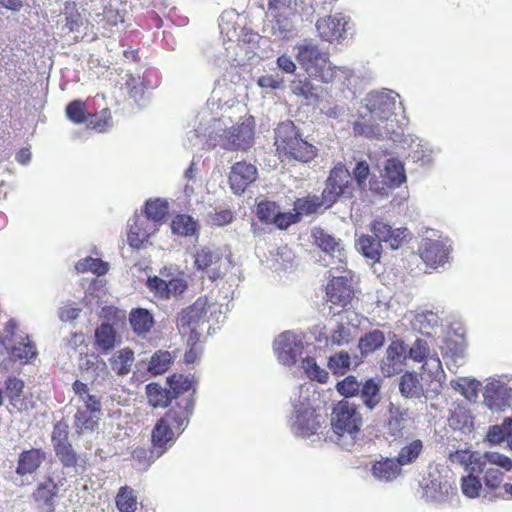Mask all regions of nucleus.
Wrapping results in <instances>:
<instances>
[{"label": "nucleus", "instance_id": "obj_59", "mask_svg": "<svg viewBox=\"0 0 512 512\" xmlns=\"http://www.w3.org/2000/svg\"><path fill=\"white\" fill-rule=\"evenodd\" d=\"M278 207L274 202L265 201L261 202L257 206V216L260 221L265 223H271L276 217Z\"/></svg>", "mask_w": 512, "mask_h": 512}, {"label": "nucleus", "instance_id": "obj_35", "mask_svg": "<svg viewBox=\"0 0 512 512\" xmlns=\"http://www.w3.org/2000/svg\"><path fill=\"white\" fill-rule=\"evenodd\" d=\"M441 350L447 365H449V361L454 367L462 365L465 357V344L463 340H453L449 338L445 340Z\"/></svg>", "mask_w": 512, "mask_h": 512}, {"label": "nucleus", "instance_id": "obj_27", "mask_svg": "<svg viewBox=\"0 0 512 512\" xmlns=\"http://www.w3.org/2000/svg\"><path fill=\"white\" fill-rule=\"evenodd\" d=\"M469 462L478 466L479 473H483L487 464L501 467L506 471L512 470V460L506 455L494 451L485 452L482 456L472 454L469 456Z\"/></svg>", "mask_w": 512, "mask_h": 512}, {"label": "nucleus", "instance_id": "obj_26", "mask_svg": "<svg viewBox=\"0 0 512 512\" xmlns=\"http://www.w3.org/2000/svg\"><path fill=\"white\" fill-rule=\"evenodd\" d=\"M73 390L79 400L83 403L82 406L77 408L78 410L99 415L102 414L101 397L95 393H91L87 384L77 380L73 383Z\"/></svg>", "mask_w": 512, "mask_h": 512}, {"label": "nucleus", "instance_id": "obj_45", "mask_svg": "<svg viewBox=\"0 0 512 512\" xmlns=\"http://www.w3.org/2000/svg\"><path fill=\"white\" fill-rule=\"evenodd\" d=\"M356 331L357 328L348 322L338 323L327 337V342L336 346L348 344L354 339Z\"/></svg>", "mask_w": 512, "mask_h": 512}, {"label": "nucleus", "instance_id": "obj_53", "mask_svg": "<svg viewBox=\"0 0 512 512\" xmlns=\"http://www.w3.org/2000/svg\"><path fill=\"white\" fill-rule=\"evenodd\" d=\"M363 381H358L355 376L349 375L343 380L337 382V392L345 398L358 396Z\"/></svg>", "mask_w": 512, "mask_h": 512}, {"label": "nucleus", "instance_id": "obj_46", "mask_svg": "<svg viewBox=\"0 0 512 512\" xmlns=\"http://www.w3.org/2000/svg\"><path fill=\"white\" fill-rule=\"evenodd\" d=\"M174 357L167 350H158L150 358L147 370L153 375L166 372L173 363Z\"/></svg>", "mask_w": 512, "mask_h": 512}, {"label": "nucleus", "instance_id": "obj_8", "mask_svg": "<svg viewBox=\"0 0 512 512\" xmlns=\"http://www.w3.org/2000/svg\"><path fill=\"white\" fill-rule=\"evenodd\" d=\"M312 237L315 244L325 253L330 261L323 258L325 266H335L346 263V250L340 239L335 238L321 227L312 230Z\"/></svg>", "mask_w": 512, "mask_h": 512}, {"label": "nucleus", "instance_id": "obj_12", "mask_svg": "<svg viewBox=\"0 0 512 512\" xmlns=\"http://www.w3.org/2000/svg\"><path fill=\"white\" fill-rule=\"evenodd\" d=\"M295 418L291 424L292 431L300 437H309L320 427L319 415L303 402L294 405Z\"/></svg>", "mask_w": 512, "mask_h": 512}, {"label": "nucleus", "instance_id": "obj_29", "mask_svg": "<svg viewBox=\"0 0 512 512\" xmlns=\"http://www.w3.org/2000/svg\"><path fill=\"white\" fill-rule=\"evenodd\" d=\"M381 176L385 180L387 187H399L406 181V174L403 164L395 159L390 158L385 162L384 169L381 171Z\"/></svg>", "mask_w": 512, "mask_h": 512}, {"label": "nucleus", "instance_id": "obj_3", "mask_svg": "<svg viewBox=\"0 0 512 512\" xmlns=\"http://www.w3.org/2000/svg\"><path fill=\"white\" fill-rule=\"evenodd\" d=\"M275 144L279 152L298 162L308 163L317 155V148L303 139L300 130L290 120L278 124Z\"/></svg>", "mask_w": 512, "mask_h": 512}, {"label": "nucleus", "instance_id": "obj_25", "mask_svg": "<svg viewBox=\"0 0 512 512\" xmlns=\"http://www.w3.org/2000/svg\"><path fill=\"white\" fill-rule=\"evenodd\" d=\"M424 452V443L421 439L405 438L396 457L401 467L415 464Z\"/></svg>", "mask_w": 512, "mask_h": 512}, {"label": "nucleus", "instance_id": "obj_15", "mask_svg": "<svg viewBox=\"0 0 512 512\" xmlns=\"http://www.w3.org/2000/svg\"><path fill=\"white\" fill-rule=\"evenodd\" d=\"M59 484H61V481L57 482L51 476L38 484L32 497L39 512H55Z\"/></svg>", "mask_w": 512, "mask_h": 512}, {"label": "nucleus", "instance_id": "obj_47", "mask_svg": "<svg viewBox=\"0 0 512 512\" xmlns=\"http://www.w3.org/2000/svg\"><path fill=\"white\" fill-rule=\"evenodd\" d=\"M36 349L32 342L29 340V337L22 339L18 345H14L9 354L10 359L12 361H20L22 363H27L31 358L36 356Z\"/></svg>", "mask_w": 512, "mask_h": 512}, {"label": "nucleus", "instance_id": "obj_30", "mask_svg": "<svg viewBox=\"0 0 512 512\" xmlns=\"http://www.w3.org/2000/svg\"><path fill=\"white\" fill-rule=\"evenodd\" d=\"M174 438V429L162 418L158 420L152 431V444L156 449L155 456H161L166 451L167 443Z\"/></svg>", "mask_w": 512, "mask_h": 512}, {"label": "nucleus", "instance_id": "obj_39", "mask_svg": "<svg viewBox=\"0 0 512 512\" xmlns=\"http://www.w3.org/2000/svg\"><path fill=\"white\" fill-rule=\"evenodd\" d=\"M357 249L363 254L364 257L379 261L382 253V242L380 239L372 235H362L357 244Z\"/></svg>", "mask_w": 512, "mask_h": 512}, {"label": "nucleus", "instance_id": "obj_36", "mask_svg": "<svg viewBox=\"0 0 512 512\" xmlns=\"http://www.w3.org/2000/svg\"><path fill=\"white\" fill-rule=\"evenodd\" d=\"M100 416L99 414L77 409L73 423L75 433L79 436L93 433L98 427Z\"/></svg>", "mask_w": 512, "mask_h": 512}, {"label": "nucleus", "instance_id": "obj_43", "mask_svg": "<svg viewBox=\"0 0 512 512\" xmlns=\"http://www.w3.org/2000/svg\"><path fill=\"white\" fill-rule=\"evenodd\" d=\"M168 213V203L160 199L149 200L145 205V219L143 222L157 224L162 223Z\"/></svg>", "mask_w": 512, "mask_h": 512}, {"label": "nucleus", "instance_id": "obj_24", "mask_svg": "<svg viewBox=\"0 0 512 512\" xmlns=\"http://www.w3.org/2000/svg\"><path fill=\"white\" fill-rule=\"evenodd\" d=\"M145 219L141 216H135L130 224L128 232V243L131 247L139 249L141 244L148 240V238L157 230L156 225L147 222H143Z\"/></svg>", "mask_w": 512, "mask_h": 512}, {"label": "nucleus", "instance_id": "obj_41", "mask_svg": "<svg viewBox=\"0 0 512 512\" xmlns=\"http://www.w3.org/2000/svg\"><path fill=\"white\" fill-rule=\"evenodd\" d=\"M399 390L405 398H420L423 394V387L418 376L413 372H406L399 381Z\"/></svg>", "mask_w": 512, "mask_h": 512}, {"label": "nucleus", "instance_id": "obj_52", "mask_svg": "<svg viewBox=\"0 0 512 512\" xmlns=\"http://www.w3.org/2000/svg\"><path fill=\"white\" fill-rule=\"evenodd\" d=\"M116 505L121 512H134L136 510V497L133 489L122 487L116 497Z\"/></svg>", "mask_w": 512, "mask_h": 512}, {"label": "nucleus", "instance_id": "obj_1", "mask_svg": "<svg viewBox=\"0 0 512 512\" xmlns=\"http://www.w3.org/2000/svg\"><path fill=\"white\" fill-rule=\"evenodd\" d=\"M398 94L391 90L369 93L365 101V112L360 114V120L354 123L355 134L368 138L382 139L388 135L383 123L390 120L396 108Z\"/></svg>", "mask_w": 512, "mask_h": 512}, {"label": "nucleus", "instance_id": "obj_60", "mask_svg": "<svg viewBox=\"0 0 512 512\" xmlns=\"http://www.w3.org/2000/svg\"><path fill=\"white\" fill-rule=\"evenodd\" d=\"M352 175L357 183V186L360 189H364L366 187V181L370 175L369 164L364 160L358 161L353 169L351 176Z\"/></svg>", "mask_w": 512, "mask_h": 512}, {"label": "nucleus", "instance_id": "obj_17", "mask_svg": "<svg viewBox=\"0 0 512 512\" xmlns=\"http://www.w3.org/2000/svg\"><path fill=\"white\" fill-rule=\"evenodd\" d=\"M348 24L349 18L337 13L319 19L316 22V30L322 40L333 42L343 38Z\"/></svg>", "mask_w": 512, "mask_h": 512}, {"label": "nucleus", "instance_id": "obj_38", "mask_svg": "<svg viewBox=\"0 0 512 512\" xmlns=\"http://www.w3.org/2000/svg\"><path fill=\"white\" fill-rule=\"evenodd\" d=\"M166 384L171 389L172 397L179 399L177 403H182V398L189 397L192 399V395L195 392L192 389V381L183 375H173L167 379Z\"/></svg>", "mask_w": 512, "mask_h": 512}, {"label": "nucleus", "instance_id": "obj_42", "mask_svg": "<svg viewBox=\"0 0 512 512\" xmlns=\"http://www.w3.org/2000/svg\"><path fill=\"white\" fill-rule=\"evenodd\" d=\"M134 362V352L131 348H123L117 351L110 359L111 368L118 375H127L131 371Z\"/></svg>", "mask_w": 512, "mask_h": 512}, {"label": "nucleus", "instance_id": "obj_31", "mask_svg": "<svg viewBox=\"0 0 512 512\" xmlns=\"http://www.w3.org/2000/svg\"><path fill=\"white\" fill-rule=\"evenodd\" d=\"M45 459V453L40 449L24 451L19 456L16 472L20 475L34 473Z\"/></svg>", "mask_w": 512, "mask_h": 512}, {"label": "nucleus", "instance_id": "obj_61", "mask_svg": "<svg viewBox=\"0 0 512 512\" xmlns=\"http://www.w3.org/2000/svg\"><path fill=\"white\" fill-rule=\"evenodd\" d=\"M428 351L429 349L426 341L420 338H417L411 347L407 346L408 358L418 362L422 361L426 357Z\"/></svg>", "mask_w": 512, "mask_h": 512}, {"label": "nucleus", "instance_id": "obj_64", "mask_svg": "<svg viewBox=\"0 0 512 512\" xmlns=\"http://www.w3.org/2000/svg\"><path fill=\"white\" fill-rule=\"evenodd\" d=\"M484 483L486 487L495 490L500 487L503 481V473L495 468H484Z\"/></svg>", "mask_w": 512, "mask_h": 512}, {"label": "nucleus", "instance_id": "obj_21", "mask_svg": "<svg viewBox=\"0 0 512 512\" xmlns=\"http://www.w3.org/2000/svg\"><path fill=\"white\" fill-rule=\"evenodd\" d=\"M419 254L427 265L436 267L446 262L448 250L441 241L424 238L419 247Z\"/></svg>", "mask_w": 512, "mask_h": 512}, {"label": "nucleus", "instance_id": "obj_44", "mask_svg": "<svg viewBox=\"0 0 512 512\" xmlns=\"http://www.w3.org/2000/svg\"><path fill=\"white\" fill-rule=\"evenodd\" d=\"M146 393L148 401L153 407H166L173 399L169 386L162 387L157 383L148 384Z\"/></svg>", "mask_w": 512, "mask_h": 512}, {"label": "nucleus", "instance_id": "obj_40", "mask_svg": "<svg viewBox=\"0 0 512 512\" xmlns=\"http://www.w3.org/2000/svg\"><path fill=\"white\" fill-rule=\"evenodd\" d=\"M290 88L293 94L312 102L319 101L323 92L322 86L314 85L307 79L292 81Z\"/></svg>", "mask_w": 512, "mask_h": 512}, {"label": "nucleus", "instance_id": "obj_18", "mask_svg": "<svg viewBox=\"0 0 512 512\" xmlns=\"http://www.w3.org/2000/svg\"><path fill=\"white\" fill-rule=\"evenodd\" d=\"M253 130L247 124L231 127L220 137L219 145L226 150H246L253 139Z\"/></svg>", "mask_w": 512, "mask_h": 512}, {"label": "nucleus", "instance_id": "obj_16", "mask_svg": "<svg viewBox=\"0 0 512 512\" xmlns=\"http://www.w3.org/2000/svg\"><path fill=\"white\" fill-rule=\"evenodd\" d=\"M274 350L282 364L293 365L302 354V344L294 333L287 331L275 339Z\"/></svg>", "mask_w": 512, "mask_h": 512}, {"label": "nucleus", "instance_id": "obj_28", "mask_svg": "<svg viewBox=\"0 0 512 512\" xmlns=\"http://www.w3.org/2000/svg\"><path fill=\"white\" fill-rule=\"evenodd\" d=\"M380 388V381L375 378L366 379L361 385L358 396L369 411L374 410L382 400Z\"/></svg>", "mask_w": 512, "mask_h": 512}, {"label": "nucleus", "instance_id": "obj_6", "mask_svg": "<svg viewBox=\"0 0 512 512\" xmlns=\"http://www.w3.org/2000/svg\"><path fill=\"white\" fill-rule=\"evenodd\" d=\"M353 191L351 173L344 165L338 164L330 171L319 198L324 208L328 209L340 198H352Z\"/></svg>", "mask_w": 512, "mask_h": 512}, {"label": "nucleus", "instance_id": "obj_22", "mask_svg": "<svg viewBox=\"0 0 512 512\" xmlns=\"http://www.w3.org/2000/svg\"><path fill=\"white\" fill-rule=\"evenodd\" d=\"M193 409V400L189 397L182 398V403H177V408L170 409L162 419L173 429L183 430L188 425Z\"/></svg>", "mask_w": 512, "mask_h": 512}, {"label": "nucleus", "instance_id": "obj_50", "mask_svg": "<svg viewBox=\"0 0 512 512\" xmlns=\"http://www.w3.org/2000/svg\"><path fill=\"white\" fill-rule=\"evenodd\" d=\"M57 458L65 468L77 465L78 455L70 442L53 447Z\"/></svg>", "mask_w": 512, "mask_h": 512}, {"label": "nucleus", "instance_id": "obj_19", "mask_svg": "<svg viewBox=\"0 0 512 512\" xmlns=\"http://www.w3.org/2000/svg\"><path fill=\"white\" fill-rule=\"evenodd\" d=\"M257 178V168L246 162L235 163L230 171L229 182L235 194H241Z\"/></svg>", "mask_w": 512, "mask_h": 512}, {"label": "nucleus", "instance_id": "obj_62", "mask_svg": "<svg viewBox=\"0 0 512 512\" xmlns=\"http://www.w3.org/2000/svg\"><path fill=\"white\" fill-rule=\"evenodd\" d=\"M68 434H69V426L67 423L63 421L57 422L52 431L51 441L53 447L58 446L60 444L68 443Z\"/></svg>", "mask_w": 512, "mask_h": 512}, {"label": "nucleus", "instance_id": "obj_56", "mask_svg": "<svg viewBox=\"0 0 512 512\" xmlns=\"http://www.w3.org/2000/svg\"><path fill=\"white\" fill-rule=\"evenodd\" d=\"M324 207L319 196L313 195L307 198L298 199L295 202L296 214L300 217L301 214H312L318 211L319 208Z\"/></svg>", "mask_w": 512, "mask_h": 512}, {"label": "nucleus", "instance_id": "obj_7", "mask_svg": "<svg viewBox=\"0 0 512 512\" xmlns=\"http://www.w3.org/2000/svg\"><path fill=\"white\" fill-rule=\"evenodd\" d=\"M216 308V303L209 301L207 297L198 298L193 305L183 309L178 314L177 328L179 332L184 334L188 328H199L207 323Z\"/></svg>", "mask_w": 512, "mask_h": 512}, {"label": "nucleus", "instance_id": "obj_63", "mask_svg": "<svg viewBox=\"0 0 512 512\" xmlns=\"http://www.w3.org/2000/svg\"><path fill=\"white\" fill-rule=\"evenodd\" d=\"M66 115L75 123H83L85 121L84 104L79 100L72 101L66 107Z\"/></svg>", "mask_w": 512, "mask_h": 512}, {"label": "nucleus", "instance_id": "obj_33", "mask_svg": "<svg viewBox=\"0 0 512 512\" xmlns=\"http://www.w3.org/2000/svg\"><path fill=\"white\" fill-rule=\"evenodd\" d=\"M385 339L384 332L379 329L370 330L362 335L358 341L361 358L380 349L384 345Z\"/></svg>", "mask_w": 512, "mask_h": 512}, {"label": "nucleus", "instance_id": "obj_32", "mask_svg": "<svg viewBox=\"0 0 512 512\" xmlns=\"http://www.w3.org/2000/svg\"><path fill=\"white\" fill-rule=\"evenodd\" d=\"M129 322L133 331L138 335L145 337L154 325L152 314L143 308H137L130 312Z\"/></svg>", "mask_w": 512, "mask_h": 512}, {"label": "nucleus", "instance_id": "obj_2", "mask_svg": "<svg viewBox=\"0 0 512 512\" xmlns=\"http://www.w3.org/2000/svg\"><path fill=\"white\" fill-rule=\"evenodd\" d=\"M332 433L330 439L346 451H351L363 439V417L360 407L343 399L334 404L330 415Z\"/></svg>", "mask_w": 512, "mask_h": 512}, {"label": "nucleus", "instance_id": "obj_57", "mask_svg": "<svg viewBox=\"0 0 512 512\" xmlns=\"http://www.w3.org/2000/svg\"><path fill=\"white\" fill-rule=\"evenodd\" d=\"M76 269L79 272L91 271L97 275H103L107 272V264L100 259L88 257L77 263Z\"/></svg>", "mask_w": 512, "mask_h": 512}, {"label": "nucleus", "instance_id": "obj_23", "mask_svg": "<svg viewBox=\"0 0 512 512\" xmlns=\"http://www.w3.org/2000/svg\"><path fill=\"white\" fill-rule=\"evenodd\" d=\"M372 475L381 482H392L401 475L402 467L394 457H381L371 468Z\"/></svg>", "mask_w": 512, "mask_h": 512}, {"label": "nucleus", "instance_id": "obj_34", "mask_svg": "<svg viewBox=\"0 0 512 512\" xmlns=\"http://www.w3.org/2000/svg\"><path fill=\"white\" fill-rule=\"evenodd\" d=\"M361 362V357L354 355L351 357L348 352L340 351L329 357L328 367L336 375H344L353 365L357 367Z\"/></svg>", "mask_w": 512, "mask_h": 512}, {"label": "nucleus", "instance_id": "obj_49", "mask_svg": "<svg viewBox=\"0 0 512 512\" xmlns=\"http://www.w3.org/2000/svg\"><path fill=\"white\" fill-rule=\"evenodd\" d=\"M171 229L174 234L180 236L194 235L197 230V224L189 215H177L171 224Z\"/></svg>", "mask_w": 512, "mask_h": 512}, {"label": "nucleus", "instance_id": "obj_10", "mask_svg": "<svg viewBox=\"0 0 512 512\" xmlns=\"http://www.w3.org/2000/svg\"><path fill=\"white\" fill-rule=\"evenodd\" d=\"M370 230L375 237L380 239L391 250L400 249L412 239V234L407 228H393L384 220H374L371 223Z\"/></svg>", "mask_w": 512, "mask_h": 512}, {"label": "nucleus", "instance_id": "obj_5", "mask_svg": "<svg viewBox=\"0 0 512 512\" xmlns=\"http://www.w3.org/2000/svg\"><path fill=\"white\" fill-rule=\"evenodd\" d=\"M331 280L326 287L327 300L334 305L347 306L354 298L355 274L347 269L346 263L332 266L329 270Z\"/></svg>", "mask_w": 512, "mask_h": 512}, {"label": "nucleus", "instance_id": "obj_58", "mask_svg": "<svg viewBox=\"0 0 512 512\" xmlns=\"http://www.w3.org/2000/svg\"><path fill=\"white\" fill-rule=\"evenodd\" d=\"M509 420H512V418L511 417L505 418L501 425H494L490 428V430L487 434V439L489 442H491L492 444H499L505 439L508 441V436H509L510 432H509L507 422ZM510 426L511 425H509V427Z\"/></svg>", "mask_w": 512, "mask_h": 512}, {"label": "nucleus", "instance_id": "obj_4", "mask_svg": "<svg viewBox=\"0 0 512 512\" xmlns=\"http://www.w3.org/2000/svg\"><path fill=\"white\" fill-rule=\"evenodd\" d=\"M296 59L309 77L324 83L331 82L336 74V67L329 61L328 53L321 50L312 41H304L295 47Z\"/></svg>", "mask_w": 512, "mask_h": 512}, {"label": "nucleus", "instance_id": "obj_48", "mask_svg": "<svg viewBox=\"0 0 512 512\" xmlns=\"http://www.w3.org/2000/svg\"><path fill=\"white\" fill-rule=\"evenodd\" d=\"M96 344L103 352L111 350L115 345V330L109 323L101 324L95 331Z\"/></svg>", "mask_w": 512, "mask_h": 512}, {"label": "nucleus", "instance_id": "obj_20", "mask_svg": "<svg viewBox=\"0 0 512 512\" xmlns=\"http://www.w3.org/2000/svg\"><path fill=\"white\" fill-rule=\"evenodd\" d=\"M388 413L389 416L384 424L387 439L390 441L401 440L404 437L407 412L390 402Z\"/></svg>", "mask_w": 512, "mask_h": 512}, {"label": "nucleus", "instance_id": "obj_14", "mask_svg": "<svg viewBox=\"0 0 512 512\" xmlns=\"http://www.w3.org/2000/svg\"><path fill=\"white\" fill-rule=\"evenodd\" d=\"M420 486L421 497L427 502H444L453 491L452 485L440 473H430Z\"/></svg>", "mask_w": 512, "mask_h": 512}, {"label": "nucleus", "instance_id": "obj_9", "mask_svg": "<svg viewBox=\"0 0 512 512\" xmlns=\"http://www.w3.org/2000/svg\"><path fill=\"white\" fill-rule=\"evenodd\" d=\"M195 265L199 270H205L211 280L223 278L228 269V263L223 258L219 248L203 247L195 254Z\"/></svg>", "mask_w": 512, "mask_h": 512}, {"label": "nucleus", "instance_id": "obj_51", "mask_svg": "<svg viewBox=\"0 0 512 512\" xmlns=\"http://www.w3.org/2000/svg\"><path fill=\"white\" fill-rule=\"evenodd\" d=\"M470 465L471 473L462 479V491L466 496L474 498L479 496L482 485L478 476L474 475V473H479L478 466L474 464Z\"/></svg>", "mask_w": 512, "mask_h": 512}, {"label": "nucleus", "instance_id": "obj_54", "mask_svg": "<svg viewBox=\"0 0 512 512\" xmlns=\"http://www.w3.org/2000/svg\"><path fill=\"white\" fill-rule=\"evenodd\" d=\"M79 367L83 371L92 372L93 374L98 375L99 372L106 369V363L98 355L86 354L80 358Z\"/></svg>", "mask_w": 512, "mask_h": 512}, {"label": "nucleus", "instance_id": "obj_55", "mask_svg": "<svg viewBox=\"0 0 512 512\" xmlns=\"http://www.w3.org/2000/svg\"><path fill=\"white\" fill-rule=\"evenodd\" d=\"M302 368L312 380L325 383L328 379V372L320 368L314 358L307 357L302 360Z\"/></svg>", "mask_w": 512, "mask_h": 512}, {"label": "nucleus", "instance_id": "obj_11", "mask_svg": "<svg viewBox=\"0 0 512 512\" xmlns=\"http://www.w3.org/2000/svg\"><path fill=\"white\" fill-rule=\"evenodd\" d=\"M512 403V379L493 380L485 386L484 404L492 411H502Z\"/></svg>", "mask_w": 512, "mask_h": 512}, {"label": "nucleus", "instance_id": "obj_37", "mask_svg": "<svg viewBox=\"0 0 512 512\" xmlns=\"http://www.w3.org/2000/svg\"><path fill=\"white\" fill-rule=\"evenodd\" d=\"M270 32L278 40H289L296 34L292 20L283 14L275 15L270 24Z\"/></svg>", "mask_w": 512, "mask_h": 512}, {"label": "nucleus", "instance_id": "obj_13", "mask_svg": "<svg viewBox=\"0 0 512 512\" xmlns=\"http://www.w3.org/2000/svg\"><path fill=\"white\" fill-rule=\"evenodd\" d=\"M391 341L386 349V355L381 361V370L384 376L390 377L402 371L405 360L408 358L407 345L401 339Z\"/></svg>", "mask_w": 512, "mask_h": 512}]
</instances>
